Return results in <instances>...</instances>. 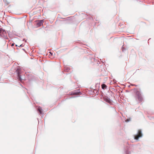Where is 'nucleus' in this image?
<instances>
[{"mask_svg": "<svg viewBox=\"0 0 154 154\" xmlns=\"http://www.w3.org/2000/svg\"><path fill=\"white\" fill-rule=\"evenodd\" d=\"M106 86V85L104 84H103L102 85V88L103 89Z\"/></svg>", "mask_w": 154, "mask_h": 154, "instance_id": "nucleus-7", "label": "nucleus"}, {"mask_svg": "<svg viewBox=\"0 0 154 154\" xmlns=\"http://www.w3.org/2000/svg\"><path fill=\"white\" fill-rule=\"evenodd\" d=\"M21 76L19 75V79L20 80H22V79L21 78Z\"/></svg>", "mask_w": 154, "mask_h": 154, "instance_id": "nucleus-8", "label": "nucleus"}, {"mask_svg": "<svg viewBox=\"0 0 154 154\" xmlns=\"http://www.w3.org/2000/svg\"><path fill=\"white\" fill-rule=\"evenodd\" d=\"M39 111L40 114H42V109L40 107H39L38 109Z\"/></svg>", "mask_w": 154, "mask_h": 154, "instance_id": "nucleus-5", "label": "nucleus"}, {"mask_svg": "<svg viewBox=\"0 0 154 154\" xmlns=\"http://www.w3.org/2000/svg\"><path fill=\"white\" fill-rule=\"evenodd\" d=\"M22 45H20V46H22Z\"/></svg>", "mask_w": 154, "mask_h": 154, "instance_id": "nucleus-10", "label": "nucleus"}, {"mask_svg": "<svg viewBox=\"0 0 154 154\" xmlns=\"http://www.w3.org/2000/svg\"><path fill=\"white\" fill-rule=\"evenodd\" d=\"M78 91H77L76 90L74 91V92H73V94H78Z\"/></svg>", "mask_w": 154, "mask_h": 154, "instance_id": "nucleus-6", "label": "nucleus"}, {"mask_svg": "<svg viewBox=\"0 0 154 154\" xmlns=\"http://www.w3.org/2000/svg\"><path fill=\"white\" fill-rule=\"evenodd\" d=\"M136 94L138 100L140 102L143 99V97L141 93L139 91H137L136 92Z\"/></svg>", "mask_w": 154, "mask_h": 154, "instance_id": "nucleus-2", "label": "nucleus"}, {"mask_svg": "<svg viewBox=\"0 0 154 154\" xmlns=\"http://www.w3.org/2000/svg\"><path fill=\"white\" fill-rule=\"evenodd\" d=\"M44 22L43 20H39L37 23V25L38 26H41Z\"/></svg>", "mask_w": 154, "mask_h": 154, "instance_id": "nucleus-3", "label": "nucleus"}, {"mask_svg": "<svg viewBox=\"0 0 154 154\" xmlns=\"http://www.w3.org/2000/svg\"><path fill=\"white\" fill-rule=\"evenodd\" d=\"M127 121H128V122H129V120H128V119H127Z\"/></svg>", "mask_w": 154, "mask_h": 154, "instance_id": "nucleus-11", "label": "nucleus"}, {"mask_svg": "<svg viewBox=\"0 0 154 154\" xmlns=\"http://www.w3.org/2000/svg\"><path fill=\"white\" fill-rule=\"evenodd\" d=\"M50 54H51V55H52V54L51 53V52H50Z\"/></svg>", "mask_w": 154, "mask_h": 154, "instance_id": "nucleus-9", "label": "nucleus"}, {"mask_svg": "<svg viewBox=\"0 0 154 154\" xmlns=\"http://www.w3.org/2000/svg\"><path fill=\"white\" fill-rule=\"evenodd\" d=\"M5 32V30L3 29L2 28H0V33Z\"/></svg>", "mask_w": 154, "mask_h": 154, "instance_id": "nucleus-4", "label": "nucleus"}, {"mask_svg": "<svg viewBox=\"0 0 154 154\" xmlns=\"http://www.w3.org/2000/svg\"><path fill=\"white\" fill-rule=\"evenodd\" d=\"M143 136V134H142L141 131L139 130L138 131L137 134L135 136H134V139L137 140H138L139 138L142 137Z\"/></svg>", "mask_w": 154, "mask_h": 154, "instance_id": "nucleus-1", "label": "nucleus"}]
</instances>
